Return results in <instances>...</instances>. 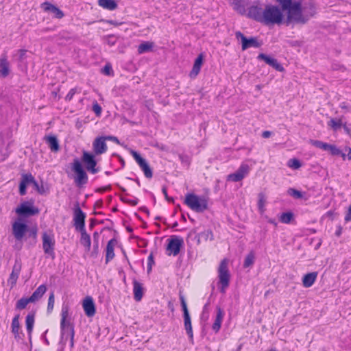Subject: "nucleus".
I'll use <instances>...</instances> for the list:
<instances>
[{
  "label": "nucleus",
  "instance_id": "nucleus-15",
  "mask_svg": "<svg viewBox=\"0 0 351 351\" xmlns=\"http://www.w3.org/2000/svg\"><path fill=\"white\" fill-rule=\"evenodd\" d=\"M236 38L241 39L242 43V49L245 50L251 47H258L259 44L255 38H247L241 32H237L235 34Z\"/></svg>",
  "mask_w": 351,
  "mask_h": 351
},
{
  "label": "nucleus",
  "instance_id": "nucleus-12",
  "mask_svg": "<svg viewBox=\"0 0 351 351\" xmlns=\"http://www.w3.org/2000/svg\"><path fill=\"white\" fill-rule=\"evenodd\" d=\"M85 218L86 215L82 212L79 206L74 209V226L77 230L82 231L85 230Z\"/></svg>",
  "mask_w": 351,
  "mask_h": 351
},
{
  "label": "nucleus",
  "instance_id": "nucleus-6",
  "mask_svg": "<svg viewBox=\"0 0 351 351\" xmlns=\"http://www.w3.org/2000/svg\"><path fill=\"white\" fill-rule=\"evenodd\" d=\"M42 239L44 252L53 258L55 256L54 247L56 243L53 234L45 232L43 234Z\"/></svg>",
  "mask_w": 351,
  "mask_h": 351
},
{
  "label": "nucleus",
  "instance_id": "nucleus-27",
  "mask_svg": "<svg viewBox=\"0 0 351 351\" xmlns=\"http://www.w3.org/2000/svg\"><path fill=\"white\" fill-rule=\"evenodd\" d=\"M317 272H311L304 275L302 278V285L304 287H311L315 282L317 277Z\"/></svg>",
  "mask_w": 351,
  "mask_h": 351
},
{
  "label": "nucleus",
  "instance_id": "nucleus-13",
  "mask_svg": "<svg viewBox=\"0 0 351 351\" xmlns=\"http://www.w3.org/2000/svg\"><path fill=\"white\" fill-rule=\"evenodd\" d=\"M183 243L182 239L178 237H173L169 240V243L167 247V252L168 255L173 254L176 256L179 254L180 247Z\"/></svg>",
  "mask_w": 351,
  "mask_h": 351
},
{
  "label": "nucleus",
  "instance_id": "nucleus-61",
  "mask_svg": "<svg viewBox=\"0 0 351 351\" xmlns=\"http://www.w3.org/2000/svg\"><path fill=\"white\" fill-rule=\"evenodd\" d=\"M31 183H32L34 185V186L36 187V189L38 190V191L39 193H42V191L39 189L38 183L36 182L35 180H34V182H32Z\"/></svg>",
  "mask_w": 351,
  "mask_h": 351
},
{
  "label": "nucleus",
  "instance_id": "nucleus-35",
  "mask_svg": "<svg viewBox=\"0 0 351 351\" xmlns=\"http://www.w3.org/2000/svg\"><path fill=\"white\" fill-rule=\"evenodd\" d=\"M25 324L27 327V330L29 333H31L34 324V314H28L26 317Z\"/></svg>",
  "mask_w": 351,
  "mask_h": 351
},
{
  "label": "nucleus",
  "instance_id": "nucleus-34",
  "mask_svg": "<svg viewBox=\"0 0 351 351\" xmlns=\"http://www.w3.org/2000/svg\"><path fill=\"white\" fill-rule=\"evenodd\" d=\"M19 315H16L12 322V332L14 335L15 337L19 335L20 324L19 321Z\"/></svg>",
  "mask_w": 351,
  "mask_h": 351
},
{
  "label": "nucleus",
  "instance_id": "nucleus-26",
  "mask_svg": "<svg viewBox=\"0 0 351 351\" xmlns=\"http://www.w3.org/2000/svg\"><path fill=\"white\" fill-rule=\"evenodd\" d=\"M133 292L134 300L137 302L141 301L143 295V287L136 280H133Z\"/></svg>",
  "mask_w": 351,
  "mask_h": 351
},
{
  "label": "nucleus",
  "instance_id": "nucleus-19",
  "mask_svg": "<svg viewBox=\"0 0 351 351\" xmlns=\"http://www.w3.org/2000/svg\"><path fill=\"white\" fill-rule=\"evenodd\" d=\"M41 8L45 12L53 13L57 19H62L64 16L63 12L54 5L48 2H45L41 4Z\"/></svg>",
  "mask_w": 351,
  "mask_h": 351
},
{
  "label": "nucleus",
  "instance_id": "nucleus-40",
  "mask_svg": "<svg viewBox=\"0 0 351 351\" xmlns=\"http://www.w3.org/2000/svg\"><path fill=\"white\" fill-rule=\"evenodd\" d=\"M266 203V199L263 193L258 195V206L260 212L263 213L265 211V205Z\"/></svg>",
  "mask_w": 351,
  "mask_h": 351
},
{
  "label": "nucleus",
  "instance_id": "nucleus-16",
  "mask_svg": "<svg viewBox=\"0 0 351 351\" xmlns=\"http://www.w3.org/2000/svg\"><path fill=\"white\" fill-rule=\"evenodd\" d=\"M16 213L21 216H32L37 214L38 213V210L34 208L29 203L24 202L16 208Z\"/></svg>",
  "mask_w": 351,
  "mask_h": 351
},
{
  "label": "nucleus",
  "instance_id": "nucleus-45",
  "mask_svg": "<svg viewBox=\"0 0 351 351\" xmlns=\"http://www.w3.org/2000/svg\"><path fill=\"white\" fill-rule=\"evenodd\" d=\"M70 322L67 319H61L60 328L62 335L65 333L66 328L70 326Z\"/></svg>",
  "mask_w": 351,
  "mask_h": 351
},
{
  "label": "nucleus",
  "instance_id": "nucleus-4",
  "mask_svg": "<svg viewBox=\"0 0 351 351\" xmlns=\"http://www.w3.org/2000/svg\"><path fill=\"white\" fill-rule=\"evenodd\" d=\"M219 284L221 285L220 291L225 293L228 287L230 280V273L228 269V260L223 259L218 267Z\"/></svg>",
  "mask_w": 351,
  "mask_h": 351
},
{
  "label": "nucleus",
  "instance_id": "nucleus-60",
  "mask_svg": "<svg viewBox=\"0 0 351 351\" xmlns=\"http://www.w3.org/2000/svg\"><path fill=\"white\" fill-rule=\"evenodd\" d=\"M346 151H348V160H351V148L350 147H347L346 149Z\"/></svg>",
  "mask_w": 351,
  "mask_h": 351
},
{
  "label": "nucleus",
  "instance_id": "nucleus-41",
  "mask_svg": "<svg viewBox=\"0 0 351 351\" xmlns=\"http://www.w3.org/2000/svg\"><path fill=\"white\" fill-rule=\"evenodd\" d=\"M254 262V254L253 252L249 253L245 258L243 266L248 267L253 265Z\"/></svg>",
  "mask_w": 351,
  "mask_h": 351
},
{
  "label": "nucleus",
  "instance_id": "nucleus-25",
  "mask_svg": "<svg viewBox=\"0 0 351 351\" xmlns=\"http://www.w3.org/2000/svg\"><path fill=\"white\" fill-rule=\"evenodd\" d=\"M117 241L116 239H111L108 242L106 246V263H108L110 261H111L114 257V247L117 245Z\"/></svg>",
  "mask_w": 351,
  "mask_h": 351
},
{
  "label": "nucleus",
  "instance_id": "nucleus-28",
  "mask_svg": "<svg viewBox=\"0 0 351 351\" xmlns=\"http://www.w3.org/2000/svg\"><path fill=\"white\" fill-rule=\"evenodd\" d=\"M47 291V287L45 285H40L32 293V295L29 297L30 300L32 302V303L36 302V301L39 300L43 295Z\"/></svg>",
  "mask_w": 351,
  "mask_h": 351
},
{
  "label": "nucleus",
  "instance_id": "nucleus-31",
  "mask_svg": "<svg viewBox=\"0 0 351 351\" xmlns=\"http://www.w3.org/2000/svg\"><path fill=\"white\" fill-rule=\"evenodd\" d=\"M19 273H20V267L15 265L13 267L12 271L10 276L8 280V283L10 285V287L12 288L16 285V282L19 278Z\"/></svg>",
  "mask_w": 351,
  "mask_h": 351
},
{
  "label": "nucleus",
  "instance_id": "nucleus-20",
  "mask_svg": "<svg viewBox=\"0 0 351 351\" xmlns=\"http://www.w3.org/2000/svg\"><path fill=\"white\" fill-rule=\"evenodd\" d=\"M10 73V62L7 56L2 54L0 58V77H5Z\"/></svg>",
  "mask_w": 351,
  "mask_h": 351
},
{
  "label": "nucleus",
  "instance_id": "nucleus-42",
  "mask_svg": "<svg viewBox=\"0 0 351 351\" xmlns=\"http://www.w3.org/2000/svg\"><path fill=\"white\" fill-rule=\"evenodd\" d=\"M287 165L293 169H298L302 166L300 160L296 158L290 159L287 162Z\"/></svg>",
  "mask_w": 351,
  "mask_h": 351
},
{
  "label": "nucleus",
  "instance_id": "nucleus-63",
  "mask_svg": "<svg viewBox=\"0 0 351 351\" xmlns=\"http://www.w3.org/2000/svg\"><path fill=\"white\" fill-rule=\"evenodd\" d=\"M110 67H108V66H106L104 67V72H105V73H106V74H109V71H110Z\"/></svg>",
  "mask_w": 351,
  "mask_h": 351
},
{
  "label": "nucleus",
  "instance_id": "nucleus-9",
  "mask_svg": "<svg viewBox=\"0 0 351 351\" xmlns=\"http://www.w3.org/2000/svg\"><path fill=\"white\" fill-rule=\"evenodd\" d=\"M130 154L133 156L137 164L139 165L145 176L147 178H152V171L145 159L142 158L136 151L130 149Z\"/></svg>",
  "mask_w": 351,
  "mask_h": 351
},
{
  "label": "nucleus",
  "instance_id": "nucleus-50",
  "mask_svg": "<svg viewBox=\"0 0 351 351\" xmlns=\"http://www.w3.org/2000/svg\"><path fill=\"white\" fill-rule=\"evenodd\" d=\"M76 92L77 89L75 88L71 89L66 96V99L69 101L71 100Z\"/></svg>",
  "mask_w": 351,
  "mask_h": 351
},
{
  "label": "nucleus",
  "instance_id": "nucleus-44",
  "mask_svg": "<svg viewBox=\"0 0 351 351\" xmlns=\"http://www.w3.org/2000/svg\"><path fill=\"white\" fill-rule=\"evenodd\" d=\"M293 218V214L291 213H285L280 216V221L285 223H289Z\"/></svg>",
  "mask_w": 351,
  "mask_h": 351
},
{
  "label": "nucleus",
  "instance_id": "nucleus-59",
  "mask_svg": "<svg viewBox=\"0 0 351 351\" xmlns=\"http://www.w3.org/2000/svg\"><path fill=\"white\" fill-rule=\"evenodd\" d=\"M271 134L269 131H264L262 134V136L265 138H267L271 136Z\"/></svg>",
  "mask_w": 351,
  "mask_h": 351
},
{
  "label": "nucleus",
  "instance_id": "nucleus-53",
  "mask_svg": "<svg viewBox=\"0 0 351 351\" xmlns=\"http://www.w3.org/2000/svg\"><path fill=\"white\" fill-rule=\"evenodd\" d=\"M122 200L130 204L132 206H135L138 203V201L136 199H126L122 198Z\"/></svg>",
  "mask_w": 351,
  "mask_h": 351
},
{
  "label": "nucleus",
  "instance_id": "nucleus-39",
  "mask_svg": "<svg viewBox=\"0 0 351 351\" xmlns=\"http://www.w3.org/2000/svg\"><path fill=\"white\" fill-rule=\"evenodd\" d=\"M328 125L332 128L334 130H337L342 125L341 119H331L328 123Z\"/></svg>",
  "mask_w": 351,
  "mask_h": 351
},
{
  "label": "nucleus",
  "instance_id": "nucleus-46",
  "mask_svg": "<svg viewBox=\"0 0 351 351\" xmlns=\"http://www.w3.org/2000/svg\"><path fill=\"white\" fill-rule=\"evenodd\" d=\"M288 193L290 195L293 196L295 198L299 199V198L302 197V195L301 192H300L299 191L295 190L294 189H289Z\"/></svg>",
  "mask_w": 351,
  "mask_h": 351
},
{
  "label": "nucleus",
  "instance_id": "nucleus-14",
  "mask_svg": "<svg viewBox=\"0 0 351 351\" xmlns=\"http://www.w3.org/2000/svg\"><path fill=\"white\" fill-rule=\"evenodd\" d=\"M27 230V226L18 219L12 224V232L17 240H21Z\"/></svg>",
  "mask_w": 351,
  "mask_h": 351
},
{
  "label": "nucleus",
  "instance_id": "nucleus-7",
  "mask_svg": "<svg viewBox=\"0 0 351 351\" xmlns=\"http://www.w3.org/2000/svg\"><path fill=\"white\" fill-rule=\"evenodd\" d=\"M300 9L304 24L315 15L317 10L315 4L311 1L301 2Z\"/></svg>",
  "mask_w": 351,
  "mask_h": 351
},
{
  "label": "nucleus",
  "instance_id": "nucleus-17",
  "mask_svg": "<svg viewBox=\"0 0 351 351\" xmlns=\"http://www.w3.org/2000/svg\"><path fill=\"white\" fill-rule=\"evenodd\" d=\"M107 148L106 138L104 136L96 138L93 143V149L96 155L105 153L107 151Z\"/></svg>",
  "mask_w": 351,
  "mask_h": 351
},
{
  "label": "nucleus",
  "instance_id": "nucleus-2",
  "mask_svg": "<svg viewBox=\"0 0 351 351\" xmlns=\"http://www.w3.org/2000/svg\"><path fill=\"white\" fill-rule=\"evenodd\" d=\"M301 1H294L290 0V3L287 8H282L283 10L287 11V25L290 23H300L304 24V20L302 19V12L300 9Z\"/></svg>",
  "mask_w": 351,
  "mask_h": 351
},
{
  "label": "nucleus",
  "instance_id": "nucleus-30",
  "mask_svg": "<svg viewBox=\"0 0 351 351\" xmlns=\"http://www.w3.org/2000/svg\"><path fill=\"white\" fill-rule=\"evenodd\" d=\"M98 5L108 10H114L117 8V3L114 0H98Z\"/></svg>",
  "mask_w": 351,
  "mask_h": 351
},
{
  "label": "nucleus",
  "instance_id": "nucleus-8",
  "mask_svg": "<svg viewBox=\"0 0 351 351\" xmlns=\"http://www.w3.org/2000/svg\"><path fill=\"white\" fill-rule=\"evenodd\" d=\"M180 299L181 301V305H182V310L184 312V328H185L187 335H189L191 341H192L193 339V334L191 317H190L189 313V311L187 308L186 303L184 296L181 295L180 297Z\"/></svg>",
  "mask_w": 351,
  "mask_h": 351
},
{
  "label": "nucleus",
  "instance_id": "nucleus-57",
  "mask_svg": "<svg viewBox=\"0 0 351 351\" xmlns=\"http://www.w3.org/2000/svg\"><path fill=\"white\" fill-rule=\"evenodd\" d=\"M93 238L95 242V247H98V239H99V234L97 232H94L93 234Z\"/></svg>",
  "mask_w": 351,
  "mask_h": 351
},
{
  "label": "nucleus",
  "instance_id": "nucleus-38",
  "mask_svg": "<svg viewBox=\"0 0 351 351\" xmlns=\"http://www.w3.org/2000/svg\"><path fill=\"white\" fill-rule=\"evenodd\" d=\"M310 143L312 145H313L317 148L322 149L323 150H325V151L328 150V147L329 145L328 143H324V142H322L320 141H317V140H311Z\"/></svg>",
  "mask_w": 351,
  "mask_h": 351
},
{
  "label": "nucleus",
  "instance_id": "nucleus-10",
  "mask_svg": "<svg viewBox=\"0 0 351 351\" xmlns=\"http://www.w3.org/2000/svg\"><path fill=\"white\" fill-rule=\"evenodd\" d=\"M250 171V166L243 163L234 173L228 176L227 180L232 182L241 181L249 173Z\"/></svg>",
  "mask_w": 351,
  "mask_h": 351
},
{
  "label": "nucleus",
  "instance_id": "nucleus-47",
  "mask_svg": "<svg viewBox=\"0 0 351 351\" xmlns=\"http://www.w3.org/2000/svg\"><path fill=\"white\" fill-rule=\"evenodd\" d=\"M69 308L67 305H64L61 311V319H67L69 317Z\"/></svg>",
  "mask_w": 351,
  "mask_h": 351
},
{
  "label": "nucleus",
  "instance_id": "nucleus-3",
  "mask_svg": "<svg viewBox=\"0 0 351 351\" xmlns=\"http://www.w3.org/2000/svg\"><path fill=\"white\" fill-rule=\"evenodd\" d=\"M184 204L191 210L197 213H202L208 208L206 199L193 193H188L186 195Z\"/></svg>",
  "mask_w": 351,
  "mask_h": 351
},
{
  "label": "nucleus",
  "instance_id": "nucleus-55",
  "mask_svg": "<svg viewBox=\"0 0 351 351\" xmlns=\"http://www.w3.org/2000/svg\"><path fill=\"white\" fill-rule=\"evenodd\" d=\"M162 191L163 194H164V195H165V198H166L168 201H169V202H173V198H171V197H168L166 187H163V188H162Z\"/></svg>",
  "mask_w": 351,
  "mask_h": 351
},
{
  "label": "nucleus",
  "instance_id": "nucleus-32",
  "mask_svg": "<svg viewBox=\"0 0 351 351\" xmlns=\"http://www.w3.org/2000/svg\"><path fill=\"white\" fill-rule=\"evenodd\" d=\"M81 232V238H80V243L82 245H84L86 247V250L87 251H89L90 249V236L86 233V230H82Z\"/></svg>",
  "mask_w": 351,
  "mask_h": 351
},
{
  "label": "nucleus",
  "instance_id": "nucleus-37",
  "mask_svg": "<svg viewBox=\"0 0 351 351\" xmlns=\"http://www.w3.org/2000/svg\"><path fill=\"white\" fill-rule=\"evenodd\" d=\"M29 303H32L29 298H22L16 302V308L19 310L24 309Z\"/></svg>",
  "mask_w": 351,
  "mask_h": 351
},
{
  "label": "nucleus",
  "instance_id": "nucleus-49",
  "mask_svg": "<svg viewBox=\"0 0 351 351\" xmlns=\"http://www.w3.org/2000/svg\"><path fill=\"white\" fill-rule=\"evenodd\" d=\"M93 110L97 116H99L101 113V108L97 101H95L93 105Z\"/></svg>",
  "mask_w": 351,
  "mask_h": 351
},
{
  "label": "nucleus",
  "instance_id": "nucleus-33",
  "mask_svg": "<svg viewBox=\"0 0 351 351\" xmlns=\"http://www.w3.org/2000/svg\"><path fill=\"white\" fill-rule=\"evenodd\" d=\"M154 47L153 42H143L138 47V53L142 54L152 50Z\"/></svg>",
  "mask_w": 351,
  "mask_h": 351
},
{
  "label": "nucleus",
  "instance_id": "nucleus-62",
  "mask_svg": "<svg viewBox=\"0 0 351 351\" xmlns=\"http://www.w3.org/2000/svg\"><path fill=\"white\" fill-rule=\"evenodd\" d=\"M340 108L345 110H348L349 108L348 105L346 103H342L340 104Z\"/></svg>",
  "mask_w": 351,
  "mask_h": 351
},
{
  "label": "nucleus",
  "instance_id": "nucleus-43",
  "mask_svg": "<svg viewBox=\"0 0 351 351\" xmlns=\"http://www.w3.org/2000/svg\"><path fill=\"white\" fill-rule=\"evenodd\" d=\"M55 303V296L54 293L52 291L51 292L49 299H48V304H47V312L51 313Z\"/></svg>",
  "mask_w": 351,
  "mask_h": 351
},
{
  "label": "nucleus",
  "instance_id": "nucleus-51",
  "mask_svg": "<svg viewBox=\"0 0 351 351\" xmlns=\"http://www.w3.org/2000/svg\"><path fill=\"white\" fill-rule=\"evenodd\" d=\"M276 2H278L282 8H287L289 3L290 0H275Z\"/></svg>",
  "mask_w": 351,
  "mask_h": 351
},
{
  "label": "nucleus",
  "instance_id": "nucleus-21",
  "mask_svg": "<svg viewBox=\"0 0 351 351\" xmlns=\"http://www.w3.org/2000/svg\"><path fill=\"white\" fill-rule=\"evenodd\" d=\"M32 182H34V178L32 174H24L22 176L19 185V193L21 195H25L27 186Z\"/></svg>",
  "mask_w": 351,
  "mask_h": 351
},
{
  "label": "nucleus",
  "instance_id": "nucleus-58",
  "mask_svg": "<svg viewBox=\"0 0 351 351\" xmlns=\"http://www.w3.org/2000/svg\"><path fill=\"white\" fill-rule=\"evenodd\" d=\"M19 58H20V59H21V60H22V59L24 58V56H25V53H26V50H24V49H20V50L19 51Z\"/></svg>",
  "mask_w": 351,
  "mask_h": 351
},
{
  "label": "nucleus",
  "instance_id": "nucleus-23",
  "mask_svg": "<svg viewBox=\"0 0 351 351\" xmlns=\"http://www.w3.org/2000/svg\"><path fill=\"white\" fill-rule=\"evenodd\" d=\"M223 317L224 313L223 310L221 308L217 307L216 317L212 326V328L215 332H218L220 330Z\"/></svg>",
  "mask_w": 351,
  "mask_h": 351
},
{
  "label": "nucleus",
  "instance_id": "nucleus-1",
  "mask_svg": "<svg viewBox=\"0 0 351 351\" xmlns=\"http://www.w3.org/2000/svg\"><path fill=\"white\" fill-rule=\"evenodd\" d=\"M250 18L265 25H280L283 21V14L280 9L275 5H267L264 8L252 6L248 11Z\"/></svg>",
  "mask_w": 351,
  "mask_h": 351
},
{
  "label": "nucleus",
  "instance_id": "nucleus-48",
  "mask_svg": "<svg viewBox=\"0 0 351 351\" xmlns=\"http://www.w3.org/2000/svg\"><path fill=\"white\" fill-rule=\"evenodd\" d=\"M199 235L206 239H210V240L213 239V232L208 230L204 231V232H202Z\"/></svg>",
  "mask_w": 351,
  "mask_h": 351
},
{
  "label": "nucleus",
  "instance_id": "nucleus-22",
  "mask_svg": "<svg viewBox=\"0 0 351 351\" xmlns=\"http://www.w3.org/2000/svg\"><path fill=\"white\" fill-rule=\"evenodd\" d=\"M258 58L264 60L267 64L271 66L277 71H282L283 70V67L278 62L277 60L270 56L261 53L258 55Z\"/></svg>",
  "mask_w": 351,
  "mask_h": 351
},
{
  "label": "nucleus",
  "instance_id": "nucleus-64",
  "mask_svg": "<svg viewBox=\"0 0 351 351\" xmlns=\"http://www.w3.org/2000/svg\"><path fill=\"white\" fill-rule=\"evenodd\" d=\"M344 128H345V130H346L348 132H349V131H350V130H349V129L346 127V125H344Z\"/></svg>",
  "mask_w": 351,
  "mask_h": 351
},
{
  "label": "nucleus",
  "instance_id": "nucleus-24",
  "mask_svg": "<svg viewBox=\"0 0 351 351\" xmlns=\"http://www.w3.org/2000/svg\"><path fill=\"white\" fill-rule=\"evenodd\" d=\"M203 59L204 56L202 54H199L195 59L193 69L189 74L191 78L195 77L199 74L203 64Z\"/></svg>",
  "mask_w": 351,
  "mask_h": 351
},
{
  "label": "nucleus",
  "instance_id": "nucleus-52",
  "mask_svg": "<svg viewBox=\"0 0 351 351\" xmlns=\"http://www.w3.org/2000/svg\"><path fill=\"white\" fill-rule=\"evenodd\" d=\"M154 263L153 256L150 254L148 257V271H149L152 269V263Z\"/></svg>",
  "mask_w": 351,
  "mask_h": 351
},
{
  "label": "nucleus",
  "instance_id": "nucleus-56",
  "mask_svg": "<svg viewBox=\"0 0 351 351\" xmlns=\"http://www.w3.org/2000/svg\"><path fill=\"white\" fill-rule=\"evenodd\" d=\"M71 347H73L74 345V329L73 327L71 328Z\"/></svg>",
  "mask_w": 351,
  "mask_h": 351
},
{
  "label": "nucleus",
  "instance_id": "nucleus-11",
  "mask_svg": "<svg viewBox=\"0 0 351 351\" xmlns=\"http://www.w3.org/2000/svg\"><path fill=\"white\" fill-rule=\"evenodd\" d=\"M82 160L85 165L86 169L91 173L95 174L98 172L99 169L96 168L97 162L94 155L87 152H84Z\"/></svg>",
  "mask_w": 351,
  "mask_h": 351
},
{
  "label": "nucleus",
  "instance_id": "nucleus-29",
  "mask_svg": "<svg viewBox=\"0 0 351 351\" xmlns=\"http://www.w3.org/2000/svg\"><path fill=\"white\" fill-rule=\"evenodd\" d=\"M45 140L49 145L51 151L57 152L60 149V145L57 138L54 136H47L45 137Z\"/></svg>",
  "mask_w": 351,
  "mask_h": 351
},
{
  "label": "nucleus",
  "instance_id": "nucleus-18",
  "mask_svg": "<svg viewBox=\"0 0 351 351\" xmlns=\"http://www.w3.org/2000/svg\"><path fill=\"white\" fill-rule=\"evenodd\" d=\"M83 308L85 314L88 317H92L95 314V307L93 300L91 297H86L82 303Z\"/></svg>",
  "mask_w": 351,
  "mask_h": 351
},
{
  "label": "nucleus",
  "instance_id": "nucleus-36",
  "mask_svg": "<svg viewBox=\"0 0 351 351\" xmlns=\"http://www.w3.org/2000/svg\"><path fill=\"white\" fill-rule=\"evenodd\" d=\"M327 151H329L333 156L341 155L343 160L346 158V154H343L341 151L334 145L329 144Z\"/></svg>",
  "mask_w": 351,
  "mask_h": 351
},
{
  "label": "nucleus",
  "instance_id": "nucleus-5",
  "mask_svg": "<svg viewBox=\"0 0 351 351\" xmlns=\"http://www.w3.org/2000/svg\"><path fill=\"white\" fill-rule=\"evenodd\" d=\"M72 169L75 173L74 177L75 184L79 187L86 184L88 182V176L78 160H74Z\"/></svg>",
  "mask_w": 351,
  "mask_h": 351
},
{
  "label": "nucleus",
  "instance_id": "nucleus-54",
  "mask_svg": "<svg viewBox=\"0 0 351 351\" xmlns=\"http://www.w3.org/2000/svg\"><path fill=\"white\" fill-rule=\"evenodd\" d=\"M106 138V140H110L113 142H115L116 143H119V141L118 140V138L115 136H104Z\"/></svg>",
  "mask_w": 351,
  "mask_h": 351
}]
</instances>
